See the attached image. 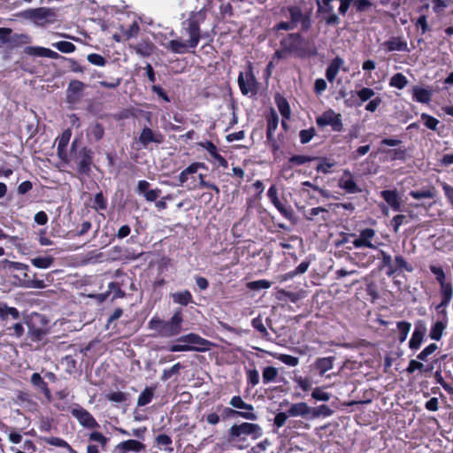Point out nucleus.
I'll list each match as a JSON object with an SVG mask.
<instances>
[{
  "label": "nucleus",
  "mask_w": 453,
  "mask_h": 453,
  "mask_svg": "<svg viewBox=\"0 0 453 453\" xmlns=\"http://www.w3.org/2000/svg\"><path fill=\"white\" fill-rule=\"evenodd\" d=\"M281 12L288 13V20H281L275 24L273 27L274 32L293 31L298 27L300 28L299 32L288 33L281 38L280 46L283 48V50L300 58L317 55L316 47L310 46V42L302 35V32L306 33L312 27L311 12L303 11L297 4H291L282 7Z\"/></svg>",
  "instance_id": "nucleus-1"
},
{
  "label": "nucleus",
  "mask_w": 453,
  "mask_h": 453,
  "mask_svg": "<svg viewBox=\"0 0 453 453\" xmlns=\"http://www.w3.org/2000/svg\"><path fill=\"white\" fill-rule=\"evenodd\" d=\"M206 15L203 12H191L188 18L181 22L180 33L188 36L186 41L176 38L169 41L163 46L172 53L185 54L194 52L200 40L203 38L201 25L204 22Z\"/></svg>",
  "instance_id": "nucleus-2"
},
{
  "label": "nucleus",
  "mask_w": 453,
  "mask_h": 453,
  "mask_svg": "<svg viewBox=\"0 0 453 453\" xmlns=\"http://www.w3.org/2000/svg\"><path fill=\"white\" fill-rule=\"evenodd\" d=\"M263 435L262 427L257 423L242 422L234 424L227 431L226 441L232 446L243 449L248 448V439L253 441L259 439Z\"/></svg>",
  "instance_id": "nucleus-3"
},
{
  "label": "nucleus",
  "mask_w": 453,
  "mask_h": 453,
  "mask_svg": "<svg viewBox=\"0 0 453 453\" xmlns=\"http://www.w3.org/2000/svg\"><path fill=\"white\" fill-rule=\"evenodd\" d=\"M176 342H178L177 344L169 346V351H204L207 350L209 349L208 347L211 345L208 340L195 333L182 335L179 337Z\"/></svg>",
  "instance_id": "nucleus-4"
},
{
  "label": "nucleus",
  "mask_w": 453,
  "mask_h": 453,
  "mask_svg": "<svg viewBox=\"0 0 453 453\" xmlns=\"http://www.w3.org/2000/svg\"><path fill=\"white\" fill-rule=\"evenodd\" d=\"M48 320L45 317L39 313H32L30 317L26 319L27 326V334L31 341L40 342L48 334L47 329Z\"/></svg>",
  "instance_id": "nucleus-5"
},
{
  "label": "nucleus",
  "mask_w": 453,
  "mask_h": 453,
  "mask_svg": "<svg viewBox=\"0 0 453 453\" xmlns=\"http://www.w3.org/2000/svg\"><path fill=\"white\" fill-rule=\"evenodd\" d=\"M183 320L182 309H176L170 319L161 323L162 326L159 335L166 338L177 336L182 331Z\"/></svg>",
  "instance_id": "nucleus-6"
},
{
  "label": "nucleus",
  "mask_w": 453,
  "mask_h": 453,
  "mask_svg": "<svg viewBox=\"0 0 453 453\" xmlns=\"http://www.w3.org/2000/svg\"><path fill=\"white\" fill-rule=\"evenodd\" d=\"M238 85L242 95H256L257 93V81L253 73V68L249 64L245 73L240 72L238 75Z\"/></svg>",
  "instance_id": "nucleus-7"
},
{
  "label": "nucleus",
  "mask_w": 453,
  "mask_h": 453,
  "mask_svg": "<svg viewBox=\"0 0 453 453\" xmlns=\"http://www.w3.org/2000/svg\"><path fill=\"white\" fill-rule=\"evenodd\" d=\"M94 151L84 146L75 154L77 172L81 175H88L93 165Z\"/></svg>",
  "instance_id": "nucleus-8"
},
{
  "label": "nucleus",
  "mask_w": 453,
  "mask_h": 453,
  "mask_svg": "<svg viewBox=\"0 0 453 453\" xmlns=\"http://www.w3.org/2000/svg\"><path fill=\"white\" fill-rule=\"evenodd\" d=\"M316 124L319 127L330 126L334 132H341L343 129L342 115L329 109L316 118Z\"/></svg>",
  "instance_id": "nucleus-9"
},
{
  "label": "nucleus",
  "mask_w": 453,
  "mask_h": 453,
  "mask_svg": "<svg viewBox=\"0 0 453 453\" xmlns=\"http://www.w3.org/2000/svg\"><path fill=\"white\" fill-rule=\"evenodd\" d=\"M86 85L79 80H72L66 88V103L69 104H76L81 102L83 97Z\"/></svg>",
  "instance_id": "nucleus-10"
},
{
  "label": "nucleus",
  "mask_w": 453,
  "mask_h": 453,
  "mask_svg": "<svg viewBox=\"0 0 453 453\" xmlns=\"http://www.w3.org/2000/svg\"><path fill=\"white\" fill-rule=\"evenodd\" d=\"M72 415L79 421V423L87 428L94 429L99 427V424L93 415L86 409L79 406L71 411Z\"/></svg>",
  "instance_id": "nucleus-11"
},
{
  "label": "nucleus",
  "mask_w": 453,
  "mask_h": 453,
  "mask_svg": "<svg viewBox=\"0 0 453 453\" xmlns=\"http://www.w3.org/2000/svg\"><path fill=\"white\" fill-rule=\"evenodd\" d=\"M229 404L237 411H241L242 414H248L250 418H243L247 420L255 421L257 419V415L255 412V408L252 404L247 403L240 395H234L229 402Z\"/></svg>",
  "instance_id": "nucleus-12"
},
{
  "label": "nucleus",
  "mask_w": 453,
  "mask_h": 453,
  "mask_svg": "<svg viewBox=\"0 0 453 453\" xmlns=\"http://www.w3.org/2000/svg\"><path fill=\"white\" fill-rule=\"evenodd\" d=\"M139 142L147 148L150 143L161 144L165 142V136L159 131H153L148 127H144L139 135Z\"/></svg>",
  "instance_id": "nucleus-13"
},
{
  "label": "nucleus",
  "mask_w": 453,
  "mask_h": 453,
  "mask_svg": "<svg viewBox=\"0 0 453 453\" xmlns=\"http://www.w3.org/2000/svg\"><path fill=\"white\" fill-rule=\"evenodd\" d=\"M426 333V326L423 320H418L415 323L414 331L411 334V337L409 341V348L411 350H417L420 348L424 337Z\"/></svg>",
  "instance_id": "nucleus-14"
},
{
  "label": "nucleus",
  "mask_w": 453,
  "mask_h": 453,
  "mask_svg": "<svg viewBox=\"0 0 453 453\" xmlns=\"http://www.w3.org/2000/svg\"><path fill=\"white\" fill-rule=\"evenodd\" d=\"M338 187L348 194H357L362 192L354 180V176L349 170H344L342 176L340 178Z\"/></svg>",
  "instance_id": "nucleus-15"
},
{
  "label": "nucleus",
  "mask_w": 453,
  "mask_h": 453,
  "mask_svg": "<svg viewBox=\"0 0 453 453\" xmlns=\"http://www.w3.org/2000/svg\"><path fill=\"white\" fill-rule=\"evenodd\" d=\"M387 52L405 51L410 52L407 41L402 36H391L381 44Z\"/></svg>",
  "instance_id": "nucleus-16"
},
{
  "label": "nucleus",
  "mask_w": 453,
  "mask_h": 453,
  "mask_svg": "<svg viewBox=\"0 0 453 453\" xmlns=\"http://www.w3.org/2000/svg\"><path fill=\"white\" fill-rule=\"evenodd\" d=\"M198 145L208 151L213 164L217 163L219 166L227 167V160L219 153L217 146L211 141L206 140L205 142H199Z\"/></svg>",
  "instance_id": "nucleus-17"
},
{
  "label": "nucleus",
  "mask_w": 453,
  "mask_h": 453,
  "mask_svg": "<svg viewBox=\"0 0 453 453\" xmlns=\"http://www.w3.org/2000/svg\"><path fill=\"white\" fill-rule=\"evenodd\" d=\"M145 449V445L134 439L123 441L116 445L115 450L117 453H140Z\"/></svg>",
  "instance_id": "nucleus-18"
},
{
  "label": "nucleus",
  "mask_w": 453,
  "mask_h": 453,
  "mask_svg": "<svg viewBox=\"0 0 453 453\" xmlns=\"http://www.w3.org/2000/svg\"><path fill=\"white\" fill-rule=\"evenodd\" d=\"M375 236V231L372 228H365L360 232L359 237L352 242L355 248L366 247L370 249H376L375 245L372 242V239Z\"/></svg>",
  "instance_id": "nucleus-19"
},
{
  "label": "nucleus",
  "mask_w": 453,
  "mask_h": 453,
  "mask_svg": "<svg viewBox=\"0 0 453 453\" xmlns=\"http://www.w3.org/2000/svg\"><path fill=\"white\" fill-rule=\"evenodd\" d=\"M380 196L394 211H402V199L396 189H386L380 192Z\"/></svg>",
  "instance_id": "nucleus-20"
},
{
  "label": "nucleus",
  "mask_w": 453,
  "mask_h": 453,
  "mask_svg": "<svg viewBox=\"0 0 453 453\" xmlns=\"http://www.w3.org/2000/svg\"><path fill=\"white\" fill-rule=\"evenodd\" d=\"M24 53L28 56L44 57L51 59H58L62 58V56H60L58 52L53 51L50 49L40 46H27L24 49Z\"/></svg>",
  "instance_id": "nucleus-21"
},
{
  "label": "nucleus",
  "mask_w": 453,
  "mask_h": 453,
  "mask_svg": "<svg viewBox=\"0 0 453 453\" xmlns=\"http://www.w3.org/2000/svg\"><path fill=\"white\" fill-rule=\"evenodd\" d=\"M23 277L19 279L20 286L27 288H44L47 285L43 280L36 278V273L29 274V271H21Z\"/></svg>",
  "instance_id": "nucleus-22"
},
{
  "label": "nucleus",
  "mask_w": 453,
  "mask_h": 453,
  "mask_svg": "<svg viewBox=\"0 0 453 453\" xmlns=\"http://www.w3.org/2000/svg\"><path fill=\"white\" fill-rule=\"evenodd\" d=\"M311 407L304 402L293 403L288 410L289 417H302L306 419H311Z\"/></svg>",
  "instance_id": "nucleus-23"
},
{
  "label": "nucleus",
  "mask_w": 453,
  "mask_h": 453,
  "mask_svg": "<svg viewBox=\"0 0 453 453\" xmlns=\"http://www.w3.org/2000/svg\"><path fill=\"white\" fill-rule=\"evenodd\" d=\"M30 381L38 391L43 394V395L45 396L49 403L51 402L52 395L50 389L49 388L48 384L44 381L40 373L34 372L31 376Z\"/></svg>",
  "instance_id": "nucleus-24"
},
{
  "label": "nucleus",
  "mask_w": 453,
  "mask_h": 453,
  "mask_svg": "<svg viewBox=\"0 0 453 453\" xmlns=\"http://www.w3.org/2000/svg\"><path fill=\"white\" fill-rule=\"evenodd\" d=\"M343 65L344 60L339 56L332 59V61L326 69V78L329 82L334 81L340 69L342 68Z\"/></svg>",
  "instance_id": "nucleus-25"
},
{
  "label": "nucleus",
  "mask_w": 453,
  "mask_h": 453,
  "mask_svg": "<svg viewBox=\"0 0 453 453\" xmlns=\"http://www.w3.org/2000/svg\"><path fill=\"white\" fill-rule=\"evenodd\" d=\"M31 42V38L27 34H18V33H12L10 35V41L8 48L9 50H12L18 48H20L24 45H27Z\"/></svg>",
  "instance_id": "nucleus-26"
},
{
  "label": "nucleus",
  "mask_w": 453,
  "mask_h": 453,
  "mask_svg": "<svg viewBox=\"0 0 453 453\" xmlns=\"http://www.w3.org/2000/svg\"><path fill=\"white\" fill-rule=\"evenodd\" d=\"M412 96L414 101L421 104H428L432 99L433 92L422 87L415 86L412 89Z\"/></svg>",
  "instance_id": "nucleus-27"
},
{
  "label": "nucleus",
  "mask_w": 453,
  "mask_h": 453,
  "mask_svg": "<svg viewBox=\"0 0 453 453\" xmlns=\"http://www.w3.org/2000/svg\"><path fill=\"white\" fill-rule=\"evenodd\" d=\"M171 297L174 303L182 306H187L188 304L194 303L193 296L188 289L173 293Z\"/></svg>",
  "instance_id": "nucleus-28"
},
{
  "label": "nucleus",
  "mask_w": 453,
  "mask_h": 453,
  "mask_svg": "<svg viewBox=\"0 0 453 453\" xmlns=\"http://www.w3.org/2000/svg\"><path fill=\"white\" fill-rule=\"evenodd\" d=\"M279 117L278 114L272 110L266 118V139L273 140V135L278 127Z\"/></svg>",
  "instance_id": "nucleus-29"
},
{
  "label": "nucleus",
  "mask_w": 453,
  "mask_h": 453,
  "mask_svg": "<svg viewBox=\"0 0 453 453\" xmlns=\"http://www.w3.org/2000/svg\"><path fill=\"white\" fill-rule=\"evenodd\" d=\"M216 410L221 412L223 419L236 418H250L248 414H242L241 411L234 410L231 407H225L222 404H218Z\"/></svg>",
  "instance_id": "nucleus-30"
},
{
  "label": "nucleus",
  "mask_w": 453,
  "mask_h": 453,
  "mask_svg": "<svg viewBox=\"0 0 453 453\" xmlns=\"http://www.w3.org/2000/svg\"><path fill=\"white\" fill-rule=\"evenodd\" d=\"M9 317L17 320L19 319L20 313L17 308L8 306L6 303H0V319L4 321Z\"/></svg>",
  "instance_id": "nucleus-31"
},
{
  "label": "nucleus",
  "mask_w": 453,
  "mask_h": 453,
  "mask_svg": "<svg viewBox=\"0 0 453 453\" xmlns=\"http://www.w3.org/2000/svg\"><path fill=\"white\" fill-rule=\"evenodd\" d=\"M448 319L436 321L430 329L429 337L434 341H440L442 337L443 332L447 327Z\"/></svg>",
  "instance_id": "nucleus-32"
},
{
  "label": "nucleus",
  "mask_w": 453,
  "mask_h": 453,
  "mask_svg": "<svg viewBox=\"0 0 453 453\" xmlns=\"http://www.w3.org/2000/svg\"><path fill=\"white\" fill-rule=\"evenodd\" d=\"M441 301L436 306V311L440 312L441 307H447L452 298L453 289L449 283L441 285Z\"/></svg>",
  "instance_id": "nucleus-33"
},
{
  "label": "nucleus",
  "mask_w": 453,
  "mask_h": 453,
  "mask_svg": "<svg viewBox=\"0 0 453 453\" xmlns=\"http://www.w3.org/2000/svg\"><path fill=\"white\" fill-rule=\"evenodd\" d=\"M276 105L285 119H288L291 115V110L288 100L280 94L275 96Z\"/></svg>",
  "instance_id": "nucleus-34"
},
{
  "label": "nucleus",
  "mask_w": 453,
  "mask_h": 453,
  "mask_svg": "<svg viewBox=\"0 0 453 453\" xmlns=\"http://www.w3.org/2000/svg\"><path fill=\"white\" fill-rule=\"evenodd\" d=\"M397 328V340L400 343L406 341L407 336L411 328V323L406 320H401L396 322Z\"/></svg>",
  "instance_id": "nucleus-35"
},
{
  "label": "nucleus",
  "mask_w": 453,
  "mask_h": 453,
  "mask_svg": "<svg viewBox=\"0 0 453 453\" xmlns=\"http://www.w3.org/2000/svg\"><path fill=\"white\" fill-rule=\"evenodd\" d=\"M334 357H319L315 361V368L320 374H324L333 368Z\"/></svg>",
  "instance_id": "nucleus-36"
},
{
  "label": "nucleus",
  "mask_w": 453,
  "mask_h": 453,
  "mask_svg": "<svg viewBox=\"0 0 453 453\" xmlns=\"http://www.w3.org/2000/svg\"><path fill=\"white\" fill-rule=\"evenodd\" d=\"M40 440L49 445L66 449L69 452L74 451L72 446L66 441L60 437H41Z\"/></svg>",
  "instance_id": "nucleus-37"
},
{
  "label": "nucleus",
  "mask_w": 453,
  "mask_h": 453,
  "mask_svg": "<svg viewBox=\"0 0 453 453\" xmlns=\"http://www.w3.org/2000/svg\"><path fill=\"white\" fill-rule=\"evenodd\" d=\"M104 127L103 124L96 122L91 125L88 130V136L91 137L95 142H99L104 138Z\"/></svg>",
  "instance_id": "nucleus-38"
},
{
  "label": "nucleus",
  "mask_w": 453,
  "mask_h": 453,
  "mask_svg": "<svg viewBox=\"0 0 453 453\" xmlns=\"http://www.w3.org/2000/svg\"><path fill=\"white\" fill-rule=\"evenodd\" d=\"M378 257L381 258V266L388 267L387 274L388 276H393L396 273V270L394 269V265H392L391 256L388 255L386 251L380 250Z\"/></svg>",
  "instance_id": "nucleus-39"
},
{
  "label": "nucleus",
  "mask_w": 453,
  "mask_h": 453,
  "mask_svg": "<svg viewBox=\"0 0 453 453\" xmlns=\"http://www.w3.org/2000/svg\"><path fill=\"white\" fill-rule=\"evenodd\" d=\"M334 413V411L326 404H321L318 407H311V419H315L319 417H329Z\"/></svg>",
  "instance_id": "nucleus-40"
},
{
  "label": "nucleus",
  "mask_w": 453,
  "mask_h": 453,
  "mask_svg": "<svg viewBox=\"0 0 453 453\" xmlns=\"http://www.w3.org/2000/svg\"><path fill=\"white\" fill-rule=\"evenodd\" d=\"M54 263V257L51 256L36 257L31 259V264L39 269L50 268Z\"/></svg>",
  "instance_id": "nucleus-41"
},
{
  "label": "nucleus",
  "mask_w": 453,
  "mask_h": 453,
  "mask_svg": "<svg viewBox=\"0 0 453 453\" xmlns=\"http://www.w3.org/2000/svg\"><path fill=\"white\" fill-rule=\"evenodd\" d=\"M90 207L96 211H105L108 207V201L104 197L102 191L96 193L93 199V203Z\"/></svg>",
  "instance_id": "nucleus-42"
},
{
  "label": "nucleus",
  "mask_w": 453,
  "mask_h": 453,
  "mask_svg": "<svg viewBox=\"0 0 453 453\" xmlns=\"http://www.w3.org/2000/svg\"><path fill=\"white\" fill-rule=\"evenodd\" d=\"M107 294L112 295L111 300L124 298L126 296V293L123 289H121V284L119 281H111L109 283Z\"/></svg>",
  "instance_id": "nucleus-43"
},
{
  "label": "nucleus",
  "mask_w": 453,
  "mask_h": 453,
  "mask_svg": "<svg viewBox=\"0 0 453 453\" xmlns=\"http://www.w3.org/2000/svg\"><path fill=\"white\" fill-rule=\"evenodd\" d=\"M154 397V388L146 387L137 399V405L140 407L149 404Z\"/></svg>",
  "instance_id": "nucleus-44"
},
{
  "label": "nucleus",
  "mask_w": 453,
  "mask_h": 453,
  "mask_svg": "<svg viewBox=\"0 0 453 453\" xmlns=\"http://www.w3.org/2000/svg\"><path fill=\"white\" fill-rule=\"evenodd\" d=\"M309 265H310L309 261H303L296 267L295 270L290 271V272L287 273L285 275H283L282 280H290L298 274H303V273H306L309 268Z\"/></svg>",
  "instance_id": "nucleus-45"
},
{
  "label": "nucleus",
  "mask_w": 453,
  "mask_h": 453,
  "mask_svg": "<svg viewBox=\"0 0 453 453\" xmlns=\"http://www.w3.org/2000/svg\"><path fill=\"white\" fill-rule=\"evenodd\" d=\"M273 205L280 212V214L287 219L291 220L294 219V215H295L294 210L289 204H287V203H283L280 200L279 202L275 203V204H273Z\"/></svg>",
  "instance_id": "nucleus-46"
},
{
  "label": "nucleus",
  "mask_w": 453,
  "mask_h": 453,
  "mask_svg": "<svg viewBox=\"0 0 453 453\" xmlns=\"http://www.w3.org/2000/svg\"><path fill=\"white\" fill-rule=\"evenodd\" d=\"M407 83L408 80L402 73L394 74L389 81V86L398 89H403Z\"/></svg>",
  "instance_id": "nucleus-47"
},
{
  "label": "nucleus",
  "mask_w": 453,
  "mask_h": 453,
  "mask_svg": "<svg viewBox=\"0 0 453 453\" xmlns=\"http://www.w3.org/2000/svg\"><path fill=\"white\" fill-rule=\"evenodd\" d=\"M395 264L394 269L396 270V273H400L403 271H406L408 273H411L413 271V267L411 264H409L403 256L398 255L395 257Z\"/></svg>",
  "instance_id": "nucleus-48"
},
{
  "label": "nucleus",
  "mask_w": 453,
  "mask_h": 453,
  "mask_svg": "<svg viewBox=\"0 0 453 453\" xmlns=\"http://www.w3.org/2000/svg\"><path fill=\"white\" fill-rule=\"evenodd\" d=\"M279 372L277 368L273 366H266L264 368L262 372V379L265 384L275 381Z\"/></svg>",
  "instance_id": "nucleus-49"
},
{
  "label": "nucleus",
  "mask_w": 453,
  "mask_h": 453,
  "mask_svg": "<svg viewBox=\"0 0 453 453\" xmlns=\"http://www.w3.org/2000/svg\"><path fill=\"white\" fill-rule=\"evenodd\" d=\"M409 195L414 199L434 198L435 191L434 188H431L422 190H411Z\"/></svg>",
  "instance_id": "nucleus-50"
},
{
  "label": "nucleus",
  "mask_w": 453,
  "mask_h": 453,
  "mask_svg": "<svg viewBox=\"0 0 453 453\" xmlns=\"http://www.w3.org/2000/svg\"><path fill=\"white\" fill-rule=\"evenodd\" d=\"M52 47L63 53H72L76 50V46L73 42L67 41L53 42Z\"/></svg>",
  "instance_id": "nucleus-51"
},
{
  "label": "nucleus",
  "mask_w": 453,
  "mask_h": 453,
  "mask_svg": "<svg viewBox=\"0 0 453 453\" xmlns=\"http://www.w3.org/2000/svg\"><path fill=\"white\" fill-rule=\"evenodd\" d=\"M88 440L90 441L98 442L100 444L102 449L105 450L110 439L108 437L104 436L102 433L94 431V432L90 433V434L88 436Z\"/></svg>",
  "instance_id": "nucleus-52"
},
{
  "label": "nucleus",
  "mask_w": 453,
  "mask_h": 453,
  "mask_svg": "<svg viewBox=\"0 0 453 453\" xmlns=\"http://www.w3.org/2000/svg\"><path fill=\"white\" fill-rule=\"evenodd\" d=\"M183 368L180 363H176L169 369H165L161 375V380L166 381L173 375L179 374L180 371Z\"/></svg>",
  "instance_id": "nucleus-53"
},
{
  "label": "nucleus",
  "mask_w": 453,
  "mask_h": 453,
  "mask_svg": "<svg viewBox=\"0 0 453 453\" xmlns=\"http://www.w3.org/2000/svg\"><path fill=\"white\" fill-rule=\"evenodd\" d=\"M311 397L316 401L327 402L331 398V394L323 388L317 387L312 390Z\"/></svg>",
  "instance_id": "nucleus-54"
},
{
  "label": "nucleus",
  "mask_w": 453,
  "mask_h": 453,
  "mask_svg": "<svg viewBox=\"0 0 453 453\" xmlns=\"http://www.w3.org/2000/svg\"><path fill=\"white\" fill-rule=\"evenodd\" d=\"M420 118L423 120L424 125L428 129L433 130V131L437 130L440 121L436 118H434L427 113H422Z\"/></svg>",
  "instance_id": "nucleus-55"
},
{
  "label": "nucleus",
  "mask_w": 453,
  "mask_h": 453,
  "mask_svg": "<svg viewBox=\"0 0 453 453\" xmlns=\"http://www.w3.org/2000/svg\"><path fill=\"white\" fill-rule=\"evenodd\" d=\"M429 269L431 273L435 276L436 280L440 285L446 284V276L443 268L440 265H430Z\"/></svg>",
  "instance_id": "nucleus-56"
},
{
  "label": "nucleus",
  "mask_w": 453,
  "mask_h": 453,
  "mask_svg": "<svg viewBox=\"0 0 453 453\" xmlns=\"http://www.w3.org/2000/svg\"><path fill=\"white\" fill-rule=\"evenodd\" d=\"M272 286V282L267 280H257L247 283V288L250 290L267 289Z\"/></svg>",
  "instance_id": "nucleus-57"
},
{
  "label": "nucleus",
  "mask_w": 453,
  "mask_h": 453,
  "mask_svg": "<svg viewBox=\"0 0 453 453\" xmlns=\"http://www.w3.org/2000/svg\"><path fill=\"white\" fill-rule=\"evenodd\" d=\"M134 50L142 57H149L153 52V45L148 42L139 43L134 47Z\"/></svg>",
  "instance_id": "nucleus-58"
},
{
  "label": "nucleus",
  "mask_w": 453,
  "mask_h": 453,
  "mask_svg": "<svg viewBox=\"0 0 453 453\" xmlns=\"http://www.w3.org/2000/svg\"><path fill=\"white\" fill-rule=\"evenodd\" d=\"M375 95V92L372 88H362L360 90L357 91V96H358L360 103L358 105H361L363 103L370 100L372 97H373Z\"/></svg>",
  "instance_id": "nucleus-59"
},
{
  "label": "nucleus",
  "mask_w": 453,
  "mask_h": 453,
  "mask_svg": "<svg viewBox=\"0 0 453 453\" xmlns=\"http://www.w3.org/2000/svg\"><path fill=\"white\" fill-rule=\"evenodd\" d=\"M4 263L5 268H7L10 271H29V266L20 262H14L10 261L8 259H4Z\"/></svg>",
  "instance_id": "nucleus-60"
},
{
  "label": "nucleus",
  "mask_w": 453,
  "mask_h": 453,
  "mask_svg": "<svg viewBox=\"0 0 453 453\" xmlns=\"http://www.w3.org/2000/svg\"><path fill=\"white\" fill-rule=\"evenodd\" d=\"M387 153L390 156L392 160L404 161L407 156V150L405 148L388 150Z\"/></svg>",
  "instance_id": "nucleus-61"
},
{
  "label": "nucleus",
  "mask_w": 453,
  "mask_h": 453,
  "mask_svg": "<svg viewBox=\"0 0 453 453\" xmlns=\"http://www.w3.org/2000/svg\"><path fill=\"white\" fill-rule=\"evenodd\" d=\"M251 326H253L254 329L259 332L262 337L268 336L269 334L267 332L266 327L264 326L260 316H257L251 320Z\"/></svg>",
  "instance_id": "nucleus-62"
},
{
  "label": "nucleus",
  "mask_w": 453,
  "mask_h": 453,
  "mask_svg": "<svg viewBox=\"0 0 453 453\" xmlns=\"http://www.w3.org/2000/svg\"><path fill=\"white\" fill-rule=\"evenodd\" d=\"M373 4L370 0H354V8L357 12H365L372 9Z\"/></svg>",
  "instance_id": "nucleus-63"
},
{
  "label": "nucleus",
  "mask_w": 453,
  "mask_h": 453,
  "mask_svg": "<svg viewBox=\"0 0 453 453\" xmlns=\"http://www.w3.org/2000/svg\"><path fill=\"white\" fill-rule=\"evenodd\" d=\"M316 134V130L314 127H310L308 129H303L299 133L300 142L302 144H306L311 141V139Z\"/></svg>",
  "instance_id": "nucleus-64"
}]
</instances>
